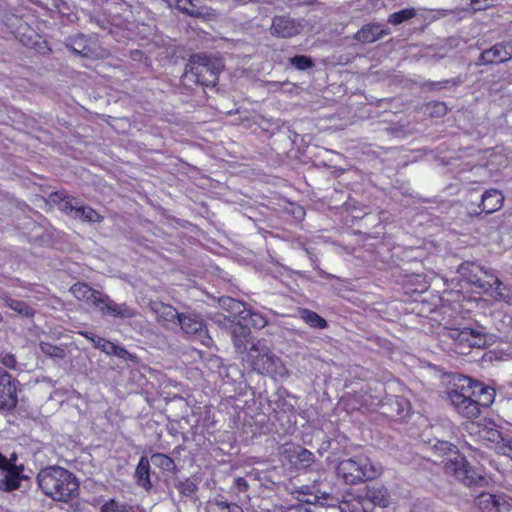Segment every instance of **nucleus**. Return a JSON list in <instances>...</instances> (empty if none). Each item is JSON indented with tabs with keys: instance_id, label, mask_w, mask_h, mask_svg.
Instances as JSON below:
<instances>
[{
	"instance_id": "obj_1",
	"label": "nucleus",
	"mask_w": 512,
	"mask_h": 512,
	"mask_svg": "<svg viewBox=\"0 0 512 512\" xmlns=\"http://www.w3.org/2000/svg\"><path fill=\"white\" fill-rule=\"evenodd\" d=\"M494 391L482 383L467 376L454 378L453 386L448 391V399L455 410L465 418L474 419L480 414V406H488L493 401Z\"/></svg>"
},
{
	"instance_id": "obj_2",
	"label": "nucleus",
	"mask_w": 512,
	"mask_h": 512,
	"mask_svg": "<svg viewBox=\"0 0 512 512\" xmlns=\"http://www.w3.org/2000/svg\"><path fill=\"white\" fill-rule=\"evenodd\" d=\"M37 481L42 492L55 501L67 502L78 495L79 483L76 477L62 467L42 469Z\"/></svg>"
},
{
	"instance_id": "obj_3",
	"label": "nucleus",
	"mask_w": 512,
	"mask_h": 512,
	"mask_svg": "<svg viewBox=\"0 0 512 512\" xmlns=\"http://www.w3.org/2000/svg\"><path fill=\"white\" fill-rule=\"evenodd\" d=\"M223 67V62L217 57L196 54L186 65L183 78L203 86H215Z\"/></svg>"
},
{
	"instance_id": "obj_4",
	"label": "nucleus",
	"mask_w": 512,
	"mask_h": 512,
	"mask_svg": "<svg viewBox=\"0 0 512 512\" xmlns=\"http://www.w3.org/2000/svg\"><path fill=\"white\" fill-rule=\"evenodd\" d=\"M247 360L253 370L276 377H286L288 371L282 361L261 342L253 344L247 353Z\"/></svg>"
},
{
	"instance_id": "obj_5",
	"label": "nucleus",
	"mask_w": 512,
	"mask_h": 512,
	"mask_svg": "<svg viewBox=\"0 0 512 512\" xmlns=\"http://www.w3.org/2000/svg\"><path fill=\"white\" fill-rule=\"evenodd\" d=\"M337 474L347 484H356L371 480L380 474V468L375 466L367 457H355L341 460L336 468Z\"/></svg>"
},
{
	"instance_id": "obj_6",
	"label": "nucleus",
	"mask_w": 512,
	"mask_h": 512,
	"mask_svg": "<svg viewBox=\"0 0 512 512\" xmlns=\"http://www.w3.org/2000/svg\"><path fill=\"white\" fill-rule=\"evenodd\" d=\"M444 468L447 474L453 475L466 486L482 485L486 482L482 473L470 466L461 455L446 461Z\"/></svg>"
},
{
	"instance_id": "obj_7",
	"label": "nucleus",
	"mask_w": 512,
	"mask_h": 512,
	"mask_svg": "<svg viewBox=\"0 0 512 512\" xmlns=\"http://www.w3.org/2000/svg\"><path fill=\"white\" fill-rule=\"evenodd\" d=\"M16 456L12 455L10 459L0 453V470L4 474L0 480V489L4 491H13L19 487L20 474L23 470L22 466H17Z\"/></svg>"
},
{
	"instance_id": "obj_8",
	"label": "nucleus",
	"mask_w": 512,
	"mask_h": 512,
	"mask_svg": "<svg viewBox=\"0 0 512 512\" xmlns=\"http://www.w3.org/2000/svg\"><path fill=\"white\" fill-rule=\"evenodd\" d=\"M458 273L470 284L483 289L485 293L488 292V287L492 288L490 281H483L480 277V274H484L487 278L494 277V273L488 268L466 261L458 267Z\"/></svg>"
},
{
	"instance_id": "obj_9",
	"label": "nucleus",
	"mask_w": 512,
	"mask_h": 512,
	"mask_svg": "<svg viewBox=\"0 0 512 512\" xmlns=\"http://www.w3.org/2000/svg\"><path fill=\"white\" fill-rule=\"evenodd\" d=\"M448 336L463 348H481L486 345L485 333L468 327L449 329Z\"/></svg>"
},
{
	"instance_id": "obj_10",
	"label": "nucleus",
	"mask_w": 512,
	"mask_h": 512,
	"mask_svg": "<svg viewBox=\"0 0 512 512\" xmlns=\"http://www.w3.org/2000/svg\"><path fill=\"white\" fill-rule=\"evenodd\" d=\"M102 315H108L118 318H132L136 315L134 309L127 304H118L113 301L108 295L101 293L94 305Z\"/></svg>"
},
{
	"instance_id": "obj_11",
	"label": "nucleus",
	"mask_w": 512,
	"mask_h": 512,
	"mask_svg": "<svg viewBox=\"0 0 512 512\" xmlns=\"http://www.w3.org/2000/svg\"><path fill=\"white\" fill-rule=\"evenodd\" d=\"M17 405L16 381L0 367V410H10Z\"/></svg>"
},
{
	"instance_id": "obj_12",
	"label": "nucleus",
	"mask_w": 512,
	"mask_h": 512,
	"mask_svg": "<svg viewBox=\"0 0 512 512\" xmlns=\"http://www.w3.org/2000/svg\"><path fill=\"white\" fill-rule=\"evenodd\" d=\"M149 308L156 316L158 323L166 329H172L180 318L179 313L173 306L161 301H150Z\"/></svg>"
},
{
	"instance_id": "obj_13",
	"label": "nucleus",
	"mask_w": 512,
	"mask_h": 512,
	"mask_svg": "<svg viewBox=\"0 0 512 512\" xmlns=\"http://www.w3.org/2000/svg\"><path fill=\"white\" fill-rule=\"evenodd\" d=\"M177 325H180L185 334L197 336L205 346L210 345L211 338L207 335L204 325L198 316L181 313Z\"/></svg>"
},
{
	"instance_id": "obj_14",
	"label": "nucleus",
	"mask_w": 512,
	"mask_h": 512,
	"mask_svg": "<svg viewBox=\"0 0 512 512\" xmlns=\"http://www.w3.org/2000/svg\"><path fill=\"white\" fill-rule=\"evenodd\" d=\"M512 59V40L497 43L480 55L482 64L504 63Z\"/></svg>"
},
{
	"instance_id": "obj_15",
	"label": "nucleus",
	"mask_w": 512,
	"mask_h": 512,
	"mask_svg": "<svg viewBox=\"0 0 512 512\" xmlns=\"http://www.w3.org/2000/svg\"><path fill=\"white\" fill-rule=\"evenodd\" d=\"M300 29V24L283 16L275 17L271 25V33L282 38L293 37L300 32Z\"/></svg>"
},
{
	"instance_id": "obj_16",
	"label": "nucleus",
	"mask_w": 512,
	"mask_h": 512,
	"mask_svg": "<svg viewBox=\"0 0 512 512\" xmlns=\"http://www.w3.org/2000/svg\"><path fill=\"white\" fill-rule=\"evenodd\" d=\"M478 506L484 512H508L509 504L501 495L482 493L478 497Z\"/></svg>"
},
{
	"instance_id": "obj_17",
	"label": "nucleus",
	"mask_w": 512,
	"mask_h": 512,
	"mask_svg": "<svg viewBox=\"0 0 512 512\" xmlns=\"http://www.w3.org/2000/svg\"><path fill=\"white\" fill-rule=\"evenodd\" d=\"M230 328L236 352L241 354L245 353L248 350L247 344L251 334L250 328L240 322L233 323Z\"/></svg>"
},
{
	"instance_id": "obj_18",
	"label": "nucleus",
	"mask_w": 512,
	"mask_h": 512,
	"mask_svg": "<svg viewBox=\"0 0 512 512\" xmlns=\"http://www.w3.org/2000/svg\"><path fill=\"white\" fill-rule=\"evenodd\" d=\"M389 34V29L377 24H368L363 26L354 36V38L362 43H372L383 36Z\"/></svg>"
},
{
	"instance_id": "obj_19",
	"label": "nucleus",
	"mask_w": 512,
	"mask_h": 512,
	"mask_svg": "<svg viewBox=\"0 0 512 512\" xmlns=\"http://www.w3.org/2000/svg\"><path fill=\"white\" fill-rule=\"evenodd\" d=\"M504 203V196L496 189L487 190L481 198L482 211L487 214L498 211Z\"/></svg>"
},
{
	"instance_id": "obj_20",
	"label": "nucleus",
	"mask_w": 512,
	"mask_h": 512,
	"mask_svg": "<svg viewBox=\"0 0 512 512\" xmlns=\"http://www.w3.org/2000/svg\"><path fill=\"white\" fill-rule=\"evenodd\" d=\"M364 498L375 506L388 507L390 504L389 493L387 489L380 485L367 486Z\"/></svg>"
},
{
	"instance_id": "obj_21",
	"label": "nucleus",
	"mask_w": 512,
	"mask_h": 512,
	"mask_svg": "<svg viewBox=\"0 0 512 512\" xmlns=\"http://www.w3.org/2000/svg\"><path fill=\"white\" fill-rule=\"evenodd\" d=\"M492 288L488 287V292L496 301H503L512 305V287L505 285L497 276L490 278Z\"/></svg>"
},
{
	"instance_id": "obj_22",
	"label": "nucleus",
	"mask_w": 512,
	"mask_h": 512,
	"mask_svg": "<svg viewBox=\"0 0 512 512\" xmlns=\"http://www.w3.org/2000/svg\"><path fill=\"white\" fill-rule=\"evenodd\" d=\"M70 292L75 298L81 301H85L90 305H95L98 296L101 294L100 291L95 290L88 286L86 283L78 282L71 286Z\"/></svg>"
},
{
	"instance_id": "obj_23",
	"label": "nucleus",
	"mask_w": 512,
	"mask_h": 512,
	"mask_svg": "<svg viewBox=\"0 0 512 512\" xmlns=\"http://www.w3.org/2000/svg\"><path fill=\"white\" fill-rule=\"evenodd\" d=\"M0 302L21 316L32 317L34 315V310L26 302L13 299L6 293L0 294Z\"/></svg>"
},
{
	"instance_id": "obj_24",
	"label": "nucleus",
	"mask_w": 512,
	"mask_h": 512,
	"mask_svg": "<svg viewBox=\"0 0 512 512\" xmlns=\"http://www.w3.org/2000/svg\"><path fill=\"white\" fill-rule=\"evenodd\" d=\"M67 46L76 54L85 57H90L93 52L88 39L82 34L68 38Z\"/></svg>"
},
{
	"instance_id": "obj_25",
	"label": "nucleus",
	"mask_w": 512,
	"mask_h": 512,
	"mask_svg": "<svg viewBox=\"0 0 512 512\" xmlns=\"http://www.w3.org/2000/svg\"><path fill=\"white\" fill-rule=\"evenodd\" d=\"M150 464L147 457L142 456L139 460V463L136 467L135 471V478L136 482L139 486L143 487L146 490H149L151 488V482H150Z\"/></svg>"
},
{
	"instance_id": "obj_26",
	"label": "nucleus",
	"mask_w": 512,
	"mask_h": 512,
	"mask_svg": "<svg viewBox=\"0 0 512 512\" xmlns=\"http://www.w3.org/2000/svg\"><path fill=\"white\" fill-rule=\"evenodd\" d=\"M300 318L309 326L317 329H325L327 327V321L318 315L316 312L309 309L300 310Z\"/></svg>"
},
{
	"instance_id": "obj_27",
	"label": "nucleus",
	"mask_w": 512,
	"mask_h": 512,
	"mask_svg": "<svg viewBox=\"0 0 512 512\" xmlns=\"http://www.w3.org/2000/svg\"><path fill=\"white\" fill-rule=\"evenodd\" d=\"M239 318L256 329H262L267 325V320L262 314L247 310L245 307L244 312H241Z\"/></svg>"
},
{
	"instance_id": "obj_28",
	"label": "nucleus",
	"mask_w": 512,
	"mask_h": 512,
	"mask_svg": "<svg viewBox=\"0 0 512 512\" xmlns=\"http://www.w3.org/2000/svg\"><path fill=\"white\" fill-rule=\"evenodd\" d=\"M51 198L54 202L59 199V205L60 210L68 215H72L73 217H76V210L79 207L78 203H73V199H70L69 197H61L60 193H55L51 195Z\"/></svg>"
},
{
	"instance_id": "obj_29",
	"label": "nucleus",
	"mask_w": 512,
	"mask_h": 512,
	"mask_svg": "<svg viewBox=\"0 0 512 512\" xmlns=\"http://www.w3.org/2000/svg\"><path fill=\"white\" fill-rule=\"evenodd\" d=\"M75 218L90 223L101 222L103 219L93 208L81 205L76 210Z\"/></svg>"
},
{
	"instance_id": "obj_30",
	"label": "nucleus",
	"mask_w": 512,
	"mask_h": 512,
	"mask_svg": "<svg viewBox=\"0 0 512 512\" xmlns=\"http://www.w3.org/2000/svg\"><path fill=\"white\" fill-rule=\"evenodd\" d=\"M416 15V10L414 8H405L403 10H400L398 12L392 13L387 21L388 23L392 25H399L403 23L404 21H407L411 18H413Z\"/></svg>"
},
{
	"instance_id": "obj_31",
	"label": "nucleus",
	"mask_w": 512,
	"mask_h": 512,
	"mask_svg": "<svg viewBox=\"0 0 512 512\" xmlns=\"http://www.w3.org/2000/svg\"><path fill=\"white\" fill-rule=\"evenodd\" d=\"M220 305L229 311L233 315H240L241 312H244V304L238 300H235L230 297H223L220 299Z\"/></svg>"
},
{
	"instance_id": "obj_32",
	"label": "nucleus",
	"mask_w": 512,
	"mask_h": 512,
	"mask_svg": "<svg viewBox=\"0 0 512 512\" xmlns=\"http://www.w3.org/2000/svg\"><path fill=\"white\" fill-rule=\"evenodd\" d=\"M151 461L153 465L161 468L164 471H171L175 467L173 459L161 453L153 454L151 456Z\"/></svg>"
},
{
	"instance_id": "obj_33",
	"label": "nucleus",
	"mask_w": 512,
	"mask_h": 512,
	"mask_svg": "<svg viewBox=\"0 0 512 512\" xmlns=\"http://www.w3.org/2000/svg\"><path fill=\"white\" fill-rule=\"evenodd\" d=\"M433 449L436 453L441 455H455V457L459 455L457 447L454 444L444 440H437L433 444Z\"/></svg>"
},
{
	"instance_id": "obj_34",
	"label": "nucleus",
	"mask_w": 512,
	"mask_h": 512,
	"mask_svg": "<svg viewBox=\"0 0 512 512\" xmlns=\"http://www.w3.org/2000/svg\"><path fill=\"white\" fill-rule=\"evenodd\" d=\"M40 350L45 355L52 358L63 359L66 356L65 349L60 346H55L47 342L40 343Z\"/></svg>"
},
{
	"instance_id": "obj_35",
	"label": "nucleus",
	"mask_w": 512,
	"mask_h": 512,
	"mask_svg": "<svg viewBox=\"0 0 512 512\" xmlns=\"http://www.w3.org/2000/svg\"><path fill=\"white\" fill-rule=\"evenodd\" d=\"M131 511H132L131 506H129L125 503L116 501L114 499H111V500L105 502L101 507V512H131Z\"/></svg>"
},
{
	"instance_id": "obj_36",
	"label": "nucleus",
	"mask_w": 512,
	"mask_h": 512,
	"mask_svg": "<svg viewBox=\"0 0 512 512\" xmlns=\"http://www.w3.org/2000/svg\"><path fill=\"white\" fill-rule=\"evenodd\" d=\"M341 512H367V508L362 503L360 497L351 501H343L340 504Z\"/></svg>"
},
{
	"instance_id": "obj_37",
	"label": "nucleus",
	"mask_w": 512,
	"mask_h": 512,
	"mask_svg": "<svg viewBox=\"0 0 512 512\" xmlns=\"http://www.w3.org/2000/svg\"><path fill=\"white\" fill-rule=\"evenodd\" d=\"M82 335H84L87 339H89L94 344V346L96 348L100 349L101 351H103L107 355H110L111 350H112V348L114 346V343H112L110 341H107L106 339L101 338V337L89 336V334L87 332L86 333H82Z\"/></svg>"
},
{
	"instance_id": "obj_38",
	"label": "nucleus",
	"mask_w": 512,
	"mask_h": 512,
	"mask_svg": "<svg viewBox=\"0 0 512 512\" xmlns=\"http://www.w3.org/2000/svg\"><path fill=\"white\" fill-rule=\"evenodd\" d=\"M290 64L298 70L304 71L313 66L311 58L304 55H297L289 60Z\"/></svg>"
},
{
	"instance_id": "obj_39",
	"label": "nucleus",
	"mask_w": 512,
	"mask_h": 512,
	"mask_svg": "<svg viewBox=\"0 0 512 512\" xmlns=\"http://www.w3.org/2000/svg\"><path fill=\"white\" fill-rule=\"evenodd\" d=\"M297 461L304 467L310 466L314 462V454L309 450L299 447L295 451Z\"/></svg>"
},
{
	"instance_id": "obj_40",
	"label": "nucleus",
	"mask_w": 512,
	"mask_h": 512,
	"mask_svg": "<svg viewBox=\"0 0 512 512\" xmlns=\"http://www.w3.org/2000/svg\"><path fill=\"white\" fill-rule=\"evenodd\" d=\"M314 496L315 502L321 506H335L337 503V499L328 492L318 490Z\"/></svg>"
},
{
	"instance_id": "obj_41",
	"label": "nucleus",
	"mask_w": 512,
	"mask_h": 512,
	"mask_svg": "<svg viewBox=\"0 0 512 512\" xmlns=\"http://www.w3.org/2000/svg\"><path fill=\"white\" fill-rule=\"evenodd\" d=\"M110 355H114V356H117L123 360H126V361H132V362H136L137 360V357L133 354H131L128 350H126L124 347H121V346H117L114 344L112 350H111V353Z\"/></svg>"
},
{
	"instance_id": "obj_42",
	"label": "nucleus",
	"mask_w": 512,
	"mask_h": 512,
	"mask_svg": "<svg viewBox=\"0 0 512 512\" xmlns=\"http://www.w3.org/2000/svg\"><path fill=\"white\" fill-rule=\"evenodd\" d=\"M470 5L475 11L485 10L494 5L496 0H469Z\"/></svg>"
},
{
	"instance_id": "obj_43",
	"label": "nucleus",
	"mask_w": 512,
	"mask_h": 512,
	"mask_svg": "<svg viewBox=\"0 0 512 512\" xmlns=\"http://www.w3.org/2000/svg\"><path fill=\"white\" fill-rule=\"evenodd\" d=\"M179 490L181 494L185 496H191L196 491V485L190 480H185L184 482L180 483Z\"/></svg>"
},
{
	"instance_id": "obj_44",
	"label": "nucleus",
	"mask_w": 512,
	"mask_h": 512,
	"mask_svg": "<svg viewBox=\"0 0 512 512\" xmlns=\"http://www.w3.org/2000/svg\"><path fill=\"white\" fill-rule=\"evenodd\" d=\"M0 362L7 368L13 369L16 365L15 356L12 354H4L0 357Z\"/></svg>"
},
{
	"instance_id": "obj_45",
	"label": "nucleus",
	"mask_w": 512,
	"mask_h": 512,
	"mask_svg": "<svg viewBox=\"0 0 512 512\" xmlns=\"http://www.w3.org/2000/svg\"><path fill=\"white\" fill-rule=\"evenodd\" d=\"M501 441L503 444L499 447L500 452L512 458V440L505 441L504 439H501Z\"/></svg>"
},
{
	"instance_id": "obj_46",
	"label": "nucleus",
	"mask_w": 512,
	"mask_h": 512,
	"mask_svg": "<svg viewBox=\"0 0 512 512\" xmlns=\"http://www.w3.org/2000/svg\"><path fill=\"white\" fill-rule=\"evenodd\" d=\"M288 512H311L304 503H297L288 507Z\"/></svg>"
},
{
	"instance_id": "obj_47",
	"label": "nucleus",
	"mask_w": 512,
	"mask_h": 512,
	"mask_svg": "<svg viewBox=\"0 0 512 512\" xmlns=\"http://www.w3.org/2000/svg\"><path fill=\"white\" fill-rule=\"evenodd\" d=\"M434 108V112L432 113L433 115H436V116H442V115H445L446 112H447V107L444 103L442 102H437L434 104L433 106Z\"/></svg>"
},
{
	"instance_id": "obj_48",
	"label": "nucleus",
	"mask_w": 512,
	"mask_h": 512,
	"mask_svg": "<svg viewBox=\"0 0 512 512\" xmlns=\"http://www.w3.org/2000/svg\"><path fill=\"white\" fill-rule=\"evenodd\" d=\"M486 437L489 441L496 442V443L499 442V439H502L499 431L494 430V429L488 430L486 432Z\"/></svg>"
},
{
	"instance_id": "obj_49",
	"label": "nucleus",
	"mask_w": 512,
	"mask_h": 512,
	"mask_svg": "<svg viewBox=\"0 0 512 512\" xmlns=\"http://www.w3.org/2000/svg\"><path fill=\"white\" fill-rule=\"evenodd\" d=\"M214 321L218 324H222V323H230V326L234 323L233 320L230 319V317H226L225 315H222V314H218L214 317Z\"/></svg>"
},
{
	"instance_id": "obj_50",
	"label": "nucleus",
	"mask_w": 512,
	"mask_h": 512,
	"mask_svg": "<svg viewBox=\"0 0 512 512\" xmlns=\"http://www.w3.org/2000/svg\"><path fill=\"white\" fill-rule=\"evenodd\" d=\"M216 505L219 509H222V510H229V507L231 505V503H228L226 501H217L216 502Z\"/></svg>"
},
{
	"instance_id": "obj_51",
	"label": "nucleus",
	"mask_w": 512,
	"mask_h": 512,
	"mask_svg": "<svg viewBox=\"0 0 512 512\" xmlns=\"http://www.w3.org/2000/svg\"><path fill=\"white\" fill-rule=\"evenodd\" d=\"M228 512H243V509L238 504H231L229 507Z\"/></svg>"
},
{
	"instance_id": "obj_52",
	"label": "nucleus",
	"mask_w": 512,
	"mask_h": 512,
	"mask_svg": "<svg viewBox=\"0 0 512 512\" xmlns=\"http://www.w3.org/2000/svg\"><path fill=\"white\" fill-rule=\"evenodd\" d=\"M446 83H449V81H445V82H437V83H430L431 87L435 86V87H439V88H442L443 87V84H446Z\"/></svg>"
},
{
	"instance_id": "obj_53",
	"label": "nucleus",
	"mask_w": 512,
	"mask_h": 512,
	"mask_svg": "<svg viewBox=\"0 0 512 512\" xmlns=\"http://www.w3.org/2000/svg\"><path fill=\"white\" fill-rule=\"evenodd\" d=\"M316 0H298L299 4H312Z\"/></svg>"
},
{
	"instance_id": "obj_54",
	"label": "nucleus",
	"mask_w": 512,
	"mask_h": 512,
	"mask_svg": "<svg viewBox=\"0 0 512 512\" xmlns=\"http://www.w3.org/2000/svg\"><path fill=\"white\" fill-rule=\"evenodd\" d=\"M303 503H304V504H306V505H307V504H317V503L315 502V496L313 497V499H307V500H305Z\"/></svg>"
}]
</instances>
